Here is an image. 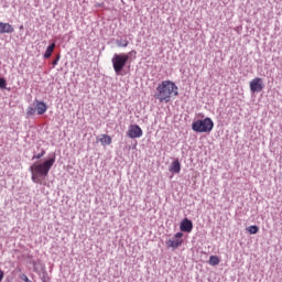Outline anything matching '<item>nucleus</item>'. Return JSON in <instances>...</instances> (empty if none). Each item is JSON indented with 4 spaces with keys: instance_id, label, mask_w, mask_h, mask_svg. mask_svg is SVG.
<instances>
[{
    "instance_id": "nucleus-1",
    "label": "nucleus",
    "mask_w": 282,
    "mask_h": 282,
    "mask_svg": "<svg viewBox=\"0 0 282 282\" xmlns=\"http://www.w3.org/2000/svg\"><path fill=\"white\" fill-rule=\"evenodd\" d=\"M56 163V156L45 160L43 163H34L30 166L31 180L34 184H43V180L50 175L52 166Z\"/></svg>"
},
{
    "instance_id": "nucleus-2",
    "label": "nucleus",
    "mask_w": 282,
    "mask_h": 282,
    "mask_svg": "<svg viewBox=\"0 0 282 282\" xmlns=\"http://www.w3.org/2000/svg\"><path fill=\"white\" fill-rule=\"evenodd\" d=\"M178 94V88L175 83L171 80H163L156 87V94L154 95V98H156V100L160 102H171L172 98H176Z\"/></svg>"
},
{
    "instance_id": "nucleus-3",
    "label": "nucleus",
    "mask_w": 282,
    "mask_h": 282,
    "mask_svg": "<svg viewBox=\"0 0 282 282\" xmlns=\"http://www.w3.org/2000/svg\"><path fill=\"white\" fill-rule=\"evenodd\" d=\"M215 127V123L213 122V119L205 118L197 121H194L192 123V129L196 133H210Z\"/></svg>"
},
{
    "instance_id": "nucleus-4",
    "label": "nucleus",
    "mask_w": 282,
    "mask_h": 282,
    "mask_svg": "<svg viewBox=\"0 0 282 282\" xmlns=\"http://www.w3.org/2000/svg\"><path fill=\"white\" fill-rule=\"evenodd\" d=\"M111 63L116 75L122 76V69H124V66L127 65V63H129V54H115Z\"/></svg>"
},
{
    "instance_id": "nucleus-5",
    "label": "nucleus",
    "mask_w": 282,
    "mask_h": 282,
    "mask_svg": "<svg viewBox=\"0 0 282 282\" xmlns=\"http://www.w3.org/2000/svg\"><path fill=\"white\" fill-rule=\"evenodd\" d=\"M182 237H184L183 232H176L172 239H169L166 241L167 248H173V250H177V248H180V246L184 243Z\"/></svg>"
},
{
    "instance_id": "nucleus-6",
    "label": "nucleus",
    "mask_w": 282,
    "mask_h": 282,
    "mask_svg": "<svg viewBox=\"0 0 282 282\" xmlns=\"http://www.w3.org/2000/svg\"><path fill=\"white\" fill-rule=\"evenodd\" d=\"M250 91L252 94H259L260 91H263V78L256 77L249 83Z\"/></svg>"
},
{
    "instance_id": "nucleus-7",
    "label": "nucleus",
    "mask_w": 282,
    "mask_h": 282,
    "mask_svg": "<svg viewBox=\"0 0 282 282\" xmlns=\"http://www.w3.org/2000/svg\"><path fill=\"white\" fill-rule=\"evenodd\" d=\"M142 128L138 124H131L128 130V137L135 139V138H142Z\"/></svg>"
},
{
    "instance_id": "nucleus-8",
    "label": "nucleus",
    "mask_w": 282,
    "mask_h": 282,
    "mask_svg": "<svg viewBox=\"0 0 282 282\" xmlns=\"http://www.w3.org/2000/svg\"><path fill=\"white\" fill-rule=\"evenodd\" d=\"M180 228L182 232H193V221L185 218L181 221Z\"/></svg>"
},
{
    "instance_id": "nucleus-9",
    "label": "nucleus",
    "mask_w": 282,
    "mask_h": 282,
    "mask_svg": "<svg viewBox=\"0 0 282 282\" xmlns=\"http://www.w3.org/2000/svg\"><path fill=\"white\" fill-rule=\"evenodd\" d=\"M14 26L10 23L0 22V34H12Z\"/></svg>"
},
{
    "instance_id": "nucleus-10",
    "label": "nucleus",
    "mask_w": 282,
    "mask_h": 282,
    "mask_svg": "<svg viewBox=\"0 0 282 282\" xmlns=\"http://www.w3.org/2000/svg\"><path fill=\"white\" fill-rule=\"evenodd\" d=\"M35 111L37 112L39 116H43V113L47 111V105H45V102L43 101H36Z\"/></svg>"
},
{
    "instance_id": "nucleus-11",
    "label": "nucleus",
    "mask_w": 282,
    "mask_h": 282,
    "mask_svg": "<svg viewBox=\"0 0 282 282\" xmlns=\"http://www.w3.org/2000/svg\"><path fill=\"white\" fill-rule=\"evenodd\" d=\"M99 142L102 147H108L109 144H111L112 139L109 134H101L99 138Z\"/></svg>"
},
{
    "instance_id": "nucleus-12",
    "label": "nucleus",
    "mask_w": 282,
    "mask_h": 282,
    "mask_svg": "<svg viewBox=\"0 0 282 282\" xmlns=\"http://www.w3.org/2000/svg\"><path fill=\"white\" fill-rule=\"evenodd\" d=\"M182 171V165L180 164V160H175L172 162L170 166L171 173H180Z\"/></svg>"
},
{
    "instance_id": "nucleus-13",
    "label": "nucleus",
    "mask_w": 282,
    "mask_h": 282,
    "mask_svg": "<svg viewBox=\"0 0 282 282\" xmlns=\"http://www.w3.org/2000/svg\"><path fill=\"white\" fill-rule=\"evenodd\" d=\"M55 47H56L55 43H52L50 46H47V48L44 53V58H50L52 56Z\"/></svg>"
},
{
    "instance_id": "nucleus-14",
    "label": "nucleus",
    "mask_w": 282,
    "mask_h": 282,
    "mask_svg": "<svg viewBox=\"0 0 282 282\" xmlns=\"http://www.w3.org/2000/svg\"><path fill=\"white\" fill-rule=\"evenodd\" d=\"M247 232H249V235H257V232H259V226L252 225L247 227Z\"/></svg>"
},
{
    "instance_id": "nucleus-15",
    "label": "nucleus",
    "mask_w": 282,
    "mask_h": 282,
    "mask_svg": "<svg viewBox=\"0 0 282 282\" xmlns=\"http://www.w3.org/2000/svg\"><path fill=\"white\" fill-rule=\"evenodd\" d=\"M219 257L210 256L209 257V265H219Z\"/></svg>"
},
{
    "instance_id": "nucleus-16",
    "label": "nucleus",
    "mask_w": 282,
    "mask_h": 282,
    "mask_svg": "<svg viewBox=\"0 0 282 282\" xmlns=\"http://www.w3.org/2000/svg\"><path fill=\"white\" fill-rule=\"evenodd\" d=\"M44 155H45V150L42 149L39 154L33 155L32 160H41V158H43Z\"/></svg>"
},
{
    "instance_id": "nucleus-17",
    "label": "nucleus",
    "mask_w": 282,
    "mask_h": 282,
    "mask_svg": "<svg viewBox=\"0 0 282 282\" xmlns=\"http://www.w3.org/2000/svg\"><path fill=\"white\" fill-rule=\"evenodd\" d=\"M8 85V82H6V78L0 77V89H6Z\"/></svg>"
},
{
    "instance_id": "nucleus-18",
    "label": "nucleus",
    "mask_w": 282,
    "mask_h": 282,
    "mask_svg": "<svg viewBox=\"0 0 282 282\" xmlns=\"http://www.w3.org/2000/svg\"><path fill=\"white\" fill-rule=\"evenodd\" d=\"M34 113H36V108H34V107H29V108H28V111H26V115H29V116H34Z\"/></svg>"
},
{
    "instance_id": "nucleus-19",
    "label": "nucleus",
    "mask_w": 282,
    "mask_h": 282,
    "mask_svg": "<svg viewBox=\"0 0 282 282\" xmlns=\"http://www.w3.org/2000/svg\"><path fill=\"white\" fill-rule=\"evenodd\" d=\"M20 279H21V281H24V282H32V280H30V278H28V275L25 273H22L20 275Z\"/></svg>"
},
{
    "instance_id": "nucleus-20",
    "label": "nucleus",
    "mask_w": 282,
    "mask_h": 282,
    "mask_svg": "<svg viewBox=\"0 0 282 282\" xmlns=\"http://www.w3.org/2000/svg\"><path fill=\"white\" fill-rule=\"evenodd\" d=\"M117 45H118L119 47H127V45H129V41L124 40L122 43L117 42Z\"/></svg>"
},
{
    "instance_id": "nucleus-21",
    "label": "nucleus",
    "mask_w": 282,
    "mask_h": 282,
    "mask_svg": "<svg viewBox=\"0 0 282 282\" xmlns=\"http://www.w3.org/2000/svg\"><path fill=\"white\" fill-rule=\"evenodd\" d=\"M59 61H61V55H57L56 58L52 62L53 67H56Z\"/></svg>"
},
{
    "instance_id": "nucleus-22",
    "label": "nucleus",
    "mask_w": 282,
    "mask_h": 282,
    "mask_svg": "<svg viewBox=\"0 0 282 282\" xmlns=\"http://www.w3.org/2000/svg\"><path fill=\"white\" fill-rule=\"evenodd\" d=\"M3 276H4L3 270H0V282L3 281Z\"/></svg>"
},
{
    "instance_id": "nucleus-23",
    "label": "nucleus",
    "mask_w": 282,
    "mask_h": 282,
    "mask_svg": "<svg viewBox=\"0 0 282 282\" xmlns=\"http://www.w3.org/2000/svg\"><path fill=\"white\" fill-rule=\"evenodd\" d=\"M129 54H130V56L133 54L135 55V51H131Z\"/></svg>"
},
{
    "instance_id": "nucleus-24",
    "label": "nucleus",
    "mask_w": 282,
    "mask_h": 282,
    "mask_svg": "<svg viewBox=\"0 0 282 282\" xmlns=\"http://www.w3.org/2000/svg\"><path fill=\"white\" fill-rule=\"evenodd\" d=\"M20 30H23V25L20 26Z\"/></svg>"
}]
</instances>
